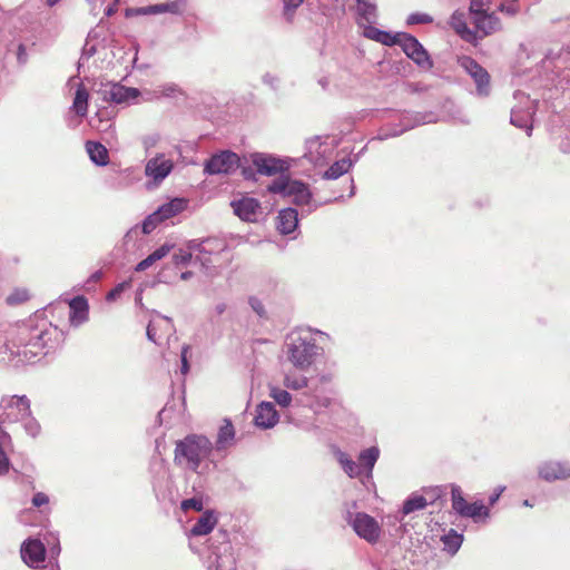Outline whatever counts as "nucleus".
<instances>
[{"label":"nucleus","instance_id":"43","mask_svg":"<svg viewBox=\"0 0 570 570\" xmlns=\"http://www.w3.org/2000/svg\"><path fill=\"white\" fill-rule=\"evenodd\" d=\"M307 379L304 375L286 374L284 377V385L289 390H301L307 386Z\"/></svg>","mask_w":570,"mask_h":570},{"label":"nucleus","instance_id":"14","mask_svg":"<svg viewBox=\"0 0 570 570\" xmlns=\"http://www.w3.org/2000/svg\"><path fill=\"white\" fill-rule=\"evenodd\" d=\"M20 556L26 566L39 569L43 567L47 549L40 539L29 537L20 546Z\"/></svg>","mask_w":570,"mask_h":570},{"label":"nucleus","instance_id":"16","mask_svg":"<svg viewBox=\"0 0 570 570\" xmlns=\"http://www.w3.org/2000/svg\"><path fill=\"white\" fill-rule=\"evenodd\" d=\"M438 118L434 112L425 111H401L399 112V124H395L403 134L425 124H434Z\"/></svg>","mask_w":570,"mask_h":570},{"label":"nucleus","instance_id":"26","mask_svg":"<svg viewBox=\"0 0 570 570\" xmlns=\"http://www.w3.org/2000/svg\"><path fill=\"white\" fill-rule=\"evenodd\" d=\"M217 523V518L212 510L203 512V514L196 520L190 528L189 537H200L209 534Z\"/></svg>","mask_w":570,"mask_h":570},{"label":"nucleus","instance_id":"62","mask_svg":"<svg viewBox=\"0 0 570 570\" xmlns=\"http://www.w3.org/2000/svg\"><path fill=\"white\" fill-rule=\"evenodd\" d=\"M203 246V238L202 239H190L185 245V250H190V255L193 256L194 253H197V255H200Z\"/></svg>","mask_w":570,"mask_h":570},{"label":"nucleus","instance_id":"3","mask_svg":"<svg viewBox=\"0 0 570 570\" xmlns=\"http://www.w3.org/2000/svg\"><path fill=\"white\" fill-rule=\"evenodd\" d=\"M328 338V335L322 331H312L311 328L292 333L286 343V354L288 361L299 370L308 368L323 353L320 342Z\"/></svg>","mask_w":570,"mask_h":570},{"label":"nucleus","instance_id":"17","mask_svg":"<svg viewBox=\"0 0 570 570\" xmlns=\"http://www.w3.org/2000/svg\"><path fill=\"white\" fill-rule=\"evenodd\" d=\"M227 248V243L219 237L203 238L200 255L195 256V263H199L204 269H208L213 263L210 256L218 255Z\"/></svg>","mask_w":570,"mask_h":570},{"label":"nucleus","instance_id":"21","mask_svg":"<svg viewBox=\"0 0 570 570\" xmlns=\"http://www.w3.org/2000/svg\"><path fill=\"white\" fill-rule=\"evenodd\" d=\"M449 24L462 40L473 45L478 42L479 36L473 29L469 28L464 11L455 10L450 17Z\"/></svg>","mask_w":570,"mask_h":570},{"label":"nucleus","instance_id":"25","mask_svg":"<svg viewBox=\"0 0 570 570\" xmlns=\"http://www.w3.org/2000/svg\"><path fill=\"white\" fill-rule=\"evenodd\" d=\"M298 227V212L287 207L278 212L276 228L282 235H291Z\"/></svg>","mask_w":570,"mask_h":570},{"label":"nucleus","instance_id":"32","mask_svg":"<svg viewBox=\"0 0 570 570\" xmlns=\"http://www.w3.org/2000/svg\"><path fill=\"white\" fill-rule=\"evenodd\" d=\"M187 9V0H173L164 3L151 4L153 14L170 13L181 16Z\"/></svg>","mask_w":570,"mask_h":570},{"label":"nucleus","instance_id":"27","mask_svg":"<svg viewBox=\"0 0 570 570\" xmlns=\"http://www.w3.org/2000/svg\"><path fill=\"white\" fill-rule=\"evenodd\" d=\"M356 14L358 26L375 23L377 20V6L374 0H356Z\"/></svg>","mask_w":570,"mask_h":570},{"label":"nucleus","instance_id":"51","mask_svg":"<svg viewBox=\"0 0 570 570\" xmlns=\"http://www.w3.org/2000/svg\"><path fill=\"white\" fill-rule=\"evenodd\" d=\"M180 508L183 511L195 510V511L199 512L203 510V500L199 498H195V497L185 499L181 501Z\"/></svg>","mask_w":570,"mask_h":570},{"label":"nucleus","instance_id":"61","mask_svg":"<svg viewBox=\"0 0 570 570\" xmlns=\"http://www.w3.org/2000/svg\"><path fill=\"white\" fill-rule=\"evenodd\" d=\"M128 287L127 282L119 283L111 291L108 292L106 299L111 302L121 295V293Z\"/></svg>","mask_w":570,"mask_h":570},{"label":"nucleus","instance_id":"64","mask_svg":"<svg viewBox=\"0 0 570 570\" xmlns=\"http://www.w3.org/2000/svg\"><path fill=\"white\" fill-rule=\"evenodd\" d=\"M159 135L153 134L145 136L141 140L144 148L148 151L150 148L155 147L157 142L159 141Z\"/></svg>","mask_w":570,"mask_h":570},{"label":"nucleus","instance_id":"13","mask_svg":"<svg viewBox=\"0 0 570 570\" xmlns=\"http://www.w3.org/2000/svg\"><path fill=\"white\" fill-rule=\"evenodd\" d=\"M250 159L256 173L267 177L285 175L289 168L286 160L271 154L253 153Z\"/></svg>","mask_w":570,"mask_h":570},{"label":"nucleus","instance_id":"40","mask_svg":"<svg viewBox=\"0 0 570 570\" xmlns=\"http://www.w3.org/2000/svg\"><path fill=\"white\" fill-rule=\"evenodd\" d=\"M510 122H511V125H513L520 129H524L529 137L532 135L533 126L529 122V116H525V115L512 109Z\"/></svg>","mask_w":570,"mask_h":570},{"label":"nucleus","instance_id":"49","mask_svg":"<svg viewBox=\"0 0 570 570\" xmlns=\"http://www.w3.org/2000/svg\"><path fill=\"white\" fill-rule=\"evenodd\" d=\"M433 22V17L423 13V12H413L407 16L406 18V24L407 26H414V24H428Z\"/></svg>","mask_w":570,"mask_h":570},{"label":"nucleus","instance_id":"47","mask_svg":"<svg viewBox=\"0 0 570 570\" xmlns=\"http://www.w3.org/2000/svg\"><path fill=\"white\" fill-rule=\"evenodd\" d=\"M171 261L176 267H185L190 264L193 257L190 255V250L179 248L177 252L173 254Z\"/></svg>","mask_w":570,"mask_h":570},{"label":"nucleus","instance_id":"59","mask_svg":"<svg viewBox=\"0 0 570 570\" xmlns=\"http://www.w3.org/2000/svg\"><path fill=\"white\" fill-rule=\"evenodd\" d=\"M262 81L264 85L268 86L274 91L278 90L279 88V78L273 73L266 72L262 77Z\"/></svg>","mask_w":570,"mask_h":570},{"label":"nucleus","instance_id":"41","mask_svg":"<svg viewBox=\"0 0 570 570\" xmlns=\"http://www.w3.org/2000/svg\"><path fill=\"white\" fill-rule=\"evenodd\" d=\"M269 396L282 407H287L292 403V395L286 390L277 386L269 389Z\"/></svg>","mask_w":570,"mask_h":570},{"label":"nucleus","instance_id":"12","mask_svg":"<svg viewBox=\"0 0 570 570\" xmlns=\"http://www.w3.org/2000/svg\"><path fill=\"white\" fill-rule=\"evenodd\" d=\"M403 52L410 58L417 67L429 70L433 67V61L428 50L411 33H403L400 43Z\"/></svg>","mask_w":570,"mask_h":570},{"label":"nucleus","instance_id":"10","mask_svg":"<svg viewBox=\"0 0 570 570\" xmlns=\"http://www.w3.org/2000/svg\"><path fill=\"white\" fill-rule=\"evenodd\" d=\"M213 554L215 556L216 570H235L236 559L232 552L228 532L218 531L212 543Z\"/></svg>","mask_w":570,"mask_h":570},{"label":"nucleus","instance_id":"55","mask_svg":"<svg viewBox=\"0 0 570 570\" xmlns=\"http://www.w3.org/2000/svg\"><path fill=\"white\" fill-rule=\"evenodd\" d=\"M151 4L146 7H136V8H127L125 10L126 18L137 17V16H148L153 14Z\"/></svg>","mask_w":570,"mask_h":570},{"label":"nucleus","instance_id":"15","mask_svg":"<svg viewBox=\"0 0 570 570\" xmlns=\"http://www.w3.org/2000/svg\"><path fill=\"white\" fill-rule=\"evenodd\" d=\"M99 94L105 101L117 105L136 100L140 96V91L137 88L126 87L118 82L104 86V88L99 90Z\"/></svg>","mask_w":570,"mask_h":570},{"label":"nucleus","instance_id":"1","mask_svg":"<svg viewBox=\"0 0 570 570\" xmlns=\"http://www.w3.org/2000/svg\"><path fill=\"white\" fill-rule=\"evenodd\" d=\"M65 340V333L51 322L36 314L18 325L11 341L12 354L26 363H36L56 350Z\"/></svg>","mask_w":570,"mask_h":570},{"label":"nucleus","instance_id":"24","mask_svg":"<svg viewBox=\"0 0 570 570\" xmlns=\"http://www.w3.org/2000/svg\"><path fill=\"white\" fill-rule=\"evenodd\" d=\"M69 322L72 326H80L88 321L89 304L85 296L78 295L72 297L69 301Z\"/></svg>","mask_w":570,"mask_h":570},{"label":"nucleus","instance_id":"38","mask_svg":"<svg viewBox=\"0 0 570 570\" xmlns=\"http://www.w3.org/2000/svg\"><path fill=\"white\" fill-rule=\"evenodd\" d=\"M451 500H452V509L460 514L464 515L466 509L469 507L468 501L463 498L461 488L459 485H453L451 489Z\"/></svg>","mask_w":570,"mask_h":570},{"label":"nucleus","instance_id":"33","mask_svg":"<svg viewBox=\"0 0 570 570\" xmlns=\"http://www.w3.org/2000/svg\"><path fill=\"white\" fill-rule=\"evenodd\" d=\"M428 504V499L424 495L419 494L417 492H413L403 501L400 512L402 517H405L415 511L425 509Z\"/></svg>","mask_w":570,"mask_h":570},{"label":"nucleus","instance_id":"9","mask_svg":"<svg viewBox=\"0 0 570 570\" xmlns=\"http://www.w3.org/2000/svg\"><path fill=\"white\" fill-rule=\"evenodd\" d=\"M185 207L186 202L181 198H174L170 202L163 204L141 222L142 234H150L160 223L178 215L185 209Z\"/></svg>","mask_w":570,"mask_h":570},{"label":"nucleus","instance_id":"37","mask_svg":"<svg viewBox=\"0 0 570 570\" xmlns=\"http://www.w3.org/2000/svg\"><path fill=\"white\" fill-rule=\"evenodd\" d=\"M463 534L456 532L454 529H450L445 534L441 537L443 543V550L449 554L454 556L463 543Z\"/></svg>","mask_w":570,"mask_h":570},{"label":"nucleus","instance_id":"28","mask_svg":"<svg viewBox=\"0 0 570 570\" xmlns=\"http://www.w3.org/2000/svg\"><path fill=\"white\" fill-rule=\"evenodd\" d=\"M156 315L163 324H159L158 322H156L154 320L150 321L146 328V335L150 342H153L155 344H159V342H158L159 335L157 333L158 330H161L164 333L169 335L173 332H175V328H174V324H173V321L170 317L164 316L159 313H156Z\"/></svg>","mask_w":570,"mask_h":570},{"label":"nucleus","instance_id":"23","mask_svg":"<svg viewBox=\"0 0 570 570\" xmlns=\"http://www.w3.org/2000/svg\"><path fill=\"white\" fill-rule=\"evenodd\" d=\"M380 458V449L375 445L364 449L358 454V465L362 468L363 484L373 481V469Z\"/></svg>","mask_w":570,"mask_h":570},{"label":"nucleus","instance_id":"39","mask_svg":"<svg viewBox=\"0 0 570 570\" xmlns=\"http://www.w3.org/2000/svg\"><path fill=\"white\" fill-rule=\"evenodd\" d=\"M490 515V510L484 505V503L480 500L469 503L466 512L464 513V518H471L476 521L480 518H488Z\"/></svg>","mask_w":570,"mask_h":570},{"label":"nucleus","instance_id":"60","mask_svg":"<svg viewBox=\"0 0 570 570\" xmlns=\"http://www.w3.org/2000/svg\"><path fill=\"white\" fill-rule=\"evenodd\" d=\"M248 303H249V306L252 307V309L259 316V317H264L266 315V311H265V307H264V304L262 303L261 299H258L257 297H250L248 299Z\"/></svg>","mask_w":570,"mask_h":570},{"label":"nucleus","instance_id":"7","mask_svg":"<svg viewBox=\"0 0 570 570\" xmlns=\"http://www.w3.org/2000/svg\"><path fill=\"white\" fill-rule=\"evenodd\" d=\"M30 413V400L26 395L3 396L0 401V423L19 422Z\"/></svg>","mask_w":570,"mask_h":570},{"label":"nucleus","instance_id":"18","mask_svg":"<svg viewBox=\"0 0 570 570\" xmlns=\"http://www.w3.org/2000/svg\"><path fill=\"white\" fill-rule=\"evenodd\" d=\"M173 168L174 163L164 154H158L146 163L145 175L153 178L155 183H160L171 173Z\"/></svg>","mask_w":570,"mask_h":570},{"label":"nucleus","instance_id":"42","mask_svg":"<svg viewBox=\"0 0 570 570\" xmlns=\"http://www.w3.org/2000/svg\"><path fill=\"white\" fill-rule=\"evenodd\" d=\"M304 1L305 0H282V14L287 22H292L294 20L297 9L304 3Z\"/></svg>","mask_w":570,"mask_h":570},{"label":"nucleus","instance_id":"5","mask_svg":"<svg viewBox=\"0 0 570 570\" xmlns=\"http://www.w3.org/2000/svg\"><path fill=\"white\" fill-rule=\"evenodd\" d=\"M344 520L358 538L370 544L379 542L382 528L374 517L365 512H353L347 509L344 513Z\"/></svg>","mask_w":570,"mask_h":570},{"label":"nucleus","instance_id":"56","mask_svg":"<svg viewBox=\"0 0 570 570\" xmlns=\"http://www.w3.org/2000/svg\"><path fill=\"white\" fill-rule=\"evenodd\" d=\"M372 23H365L363 27V36L367 39L379 41L382 30L371 26Z\"/></svg>","mask_w":570,"mask_h":570},{"label":"nucleus","instance_id":"20","mask_svg":"<svg viewBox=\"0 0 570 570\" xmlns=\"http://www.w3.org/2000/svg\"><path fill=\"white\" fill-rule=\"evenodd\" d=\"M279 421L275 405L272 402L263 401L256 407L254 423L263 430L274 428Z\"/></svg>","mask_w":570,"mask_h":570},{"label":"nucleus","instance_id":"57","mask_svg":"<svg viewBox=\"0 0 570 570\" xmlns=\"http://www.w3.org/2000/svg\"><path fill=\"white\" fill-rule=\"evenodd\" d=\"M189 351H190V346L189 345H183L181 347V352H180V373L183 375H186L188 372H189V362H188V354H189Z\"/></svg>","mask_w":570,"mask_h":570},{"label":"nucleus","instance_id":"4","mask_svg":"<svg viewBox=\"0 0 570 570\" xmlns=\"http://www.w3.org/2000/svg\"><path fill=\"white\" fill-rule=\"evenodd\" d=\"M267 190L283 197H293V203L297 206L308 205L313 197L306 183L292 179L287 175H282L274 179L267 186Z\"/></svg>","mask_w":570,"mask_h":570},{"label":"nucleus","instance_id":"29","mask_svg":"<svg viewBox=\"0 0 570 570\" xmlns=\"http://www.w3.org/2000/svg\"><path fill=\"white\" fill-rule=\"evenodd\" d=\"M235 439V429L230 420L225 419L224 425L218 430L214 451L219 452L230 446Z\"/></svg>","mask_w":570,"mask_h":570},{"label":"nucleus","instance_id":"36","mask_svg":"<svg viewBox=\"0 0 570 570\" xmlns=\"http://www.w3.org/2000/svg\"><path fill=\"white\" fill-rule=\"evenodd\" d=\"M89 92L86 87L80 83L75 94L72 109L79 117H86L88 112Z\"/></svg>","mask_w":570,"mask_h":570},{"label":"nucleus","instance_id":"8","mask_svg":"<svg viewBox=\"0 0 570 570\" xmlns=\"http://www.w3.org/2000/svg\"><path fill=\"white\" fill-rule=\"evenodd\" d=\"M458 65L473 79L475 95L481 98L488 97L491 92V77L487 69L470 56L459 57Z\"/></svg>","mask_w":570,"mask_h":570},{"label":"nucleus","instance_id":"48","mask_svg":"<svg viewBox=\"0 0 570 570\" xmlns=\"http://www.w3.org/2000/svg\"><path fill=\"white\" fill-rule=\"evenodd\" d=\"M19 422H22L23 430L28 435L36 438L40 433V424L31 414L28 419L20 420Z\"/></svg>","mask_w":570,"mask_h":570},{"label":"nucleus","instance_id":"31","mask_svg":"<svg viewBox=\"0 0 570 570\" xmlns=\"http://www.w3.org/2000/svg\"><path fill=\"white\" fill-rule=\"evenodd\" d=\"M335 455L343 471L350 478L360 479L361 482L363 483L362 468L358 465V463L353 461L352 458L343 451H337Z\"/></svg>","mask_w":570,"mask_h":570},{"label":"nucleus","instance_id":"45","mask_svg":"<svg viewBox=\"0 0 570 570\" xmlns=\"http://www.w3.org/2000/svg\"><path fill=\"white\" fill-rule=\"evenodd\" d=\"M490 0H471L469 6L470 18L479 17L485 12H489Z\"/></svg>","mask_w":570,"mask_h":570},{"label":"nucleus","instance_id":"11","mask_svg":"<svg viewBox=\"0 0 570 570\" xmlns=\"http://www.w3.org/2000/svg\"><path fill=\"white\" fill-rule=\"evenodd\" d=\"M538 478L547 483L570 479V460L549 459L537 465Z\"/></svg>","mask_w":570,"mask_h":570},{"label":"nucleus","instance_id":"54","mask_svg":"<svg viewBox=\"0 0 570 570\" xmlns=\"http://www.w3.org/2000/svg\"><path fill=\"white\" fill-rule=\"evenodd\" d=\"M175 247L174 244L165 243L161 246H159L157 249H155L153 253H150L151 257L155 259V262H158L166 257L171 249Z\"/></svg>","mask_w":570,"mask_h":570},{"label":"nucleus","instance_id":"50","mask_svg":"<svg viewBox=\"0 0 570 570\" xmlns=\"http://www.w3.org/2000/svg\"><path fill=\"white\" fill-rule=\"evenodd\" d=\"M498 10L510 17H514L520 12V6L515 0L503 1L498 7Z\"/></svg>","mask_w":570,"mask_h":570},{"label":"nucleus","instance_id":"34","mask_svg":"<svg viewBox=\"0 0 570 570\" xmlns=\"http://www.w3.org/2000/svg\"><path fill=\"white\" fill-rule=\"evenodd\" d=\"M112 110L101 108L96 112L95 117L90 119V125L101 132H108L112 128Z\"/></svg>","mask_w":570,"mask_h":570},{"label":"nucleus","instance_id":"52","mask_svg":"<svg viewBox=\"0 0 570 570\" xmlns=\"http://www.w3.org/2000/svg\"><path fill=\"white\" fill-rule=\"evenodd\" d=\"M92 37H94V31H90L88 33V38L86 40V43H85V46L82 47V50H81V60H89L97 52L96 45H90L89 43V39L92 38Z\"/></svg>","mask_w":570,"mask_h":570},{"label":"nucleus","instance_id":"30","mask_svg":"<svg viewBox=\"0 0 570 570\" xmlns=\"http://www.w3.org/2000/svg\"><path fill=\"white\" fill-rule=\"evenodd\" d=\"M86 151L90 160L97 166H106L109 161L107 148L98 141L88 140L86 142Z\"/></svg>","mask_w":570,"mask_h":570},{"label":"nucleus","instance_id":"58","mask_svg":"<svg viewBox=\"0 0 570 570\" xmlns=\"http://www.w3.org/2000/svg\"><path fill=\"white\" fill-rule=\"evenodd\" d=\"M4 445H0V475H4L11 468V462L3 450Z\"/></svg>","mask_w":570,"mask_h":570},{"label":"nucleus","instance_id":"44","mask_svg":"<svg viewBox=\"0 0 570 570\" xmlns=\"http://www.w3.org/2000/svg\"><path fill=\"white\" fill-rule=\"evenodd\" d=\"M403 135V130H400L395 124H389L380 128L376 137H374V140H387L390 138L399 137Z\"/></svg>","mask_w":570,"mask_h":570},{"label":"nucleus","instance_id":"53","mask_svg":"<svg viewBox=\"0 0 570 570\" xmlns=\"http://www.w3.org/2000/svg\"><path fill=\"white\" fill-rule=\"evenodd\" d=\"M29 298V294L26 289H17L7 297L9 305H16L26 302Z\"/></svg>","mask_w":570,"mask_h":570},{"label":"nucleus","instance_id":"19","mask_svg":"<svg viewBox=\"0 0 570 570\" xmlns=\"http://www.w3.org/2000/svg\"><path fill=\"white\" fill-rule=\"evenodd\" d=\"M234 214L245 222H256L261 203L253 197H242L230 203Z\"/></svg>","mask_w":570,"mask_h":570},{"label":"nucleus","instance_id":"63","mask_svg":"<svg viewBox=\"0 0 570 570\" xmlns=\"http://www.w3.org/2000/svg\"><path fill=\"white\" fill-rule=\"evenodd\" d=\"M31 502L33 507L40 508L49 503V497L43 492H37L33 494Z\"/></svg>","mask_w":570,"mask_h":570},{"label":"nucleus","instance_id":"46","mask_svg":"<svg viewBox=\"0 0 570 570\" xmlns=\"http://www.w3.org/2000/svg\"><path fill=\"white\" fill-rule=\"evenodd\" d=\"M403 33L404 32L392 33L390 31L382 30L377 42L389 47L400 46Z\"/></svg>","mask_w":570,"mask_h":570},{"label":"nucleus","instance_id":"2","mask_svg":"<svg viewBox=\"0 0 570 570\" xmlns=\"http://www.w3.org/2000/svg\"><path fill=\"white\" fill-rule=\"evenodd\" d=\"M213 454L214 444L207 436L188 434L176 442L174 462L183 469L203 475L217 468Z\"/></svg>","mask_w":570,"mask_h":570},{"label":"nucleus","instance_id":"35","mask_svg":"<svg viewBox=\"0 0 570 570\" xmlns=\"http://www.w3.org/2000/svg\"><path fill=\"white\" fill-rule=\"evenodd\" d=\"M354 161L347 157L333 163L323 174L325 179H337L346 174L352 167Z\"/></svg>","mask_w":570,"mask_h":570},{"label":"nucleus","instance_id":"22","mask_svg":"<svg viewBox=\"0 0 570 570\" xmlns=\"http://www.w3.org/2000/svg\"><path fill=\"white\" fill-rule=\"evenodd\" d=\"M476 35L480 32L481 37H488L502 30L503 26L500 18L494 12H485L479 17L471 19Z\"/></svg>","mask_w":570,"mask_h":570},{"label":"nucleus","instance_id":"6","mask_svg":"<svg viewBox=\"0 0 570 570\" xmlns=\"http://www.w3.org/2000/svg\"><path fill=\"white\" fill-rule=\"evenodd\" d=\"M239 167L240 158L238 154L225 149L214 153L204 161V174L207 176H230L234 175Z\"/></svg>","mask_w":570,"mask_h":570}]
</instances>
